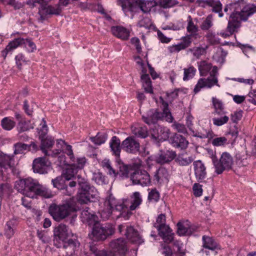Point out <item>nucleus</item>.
<instances>
[{"instance_id":"nucleus-1","label":"nucleus","mask_w":256,"mask_h":256,"mask_svg":"<svg viewBox=\"0 0 256 256\" xmlns=\"http://www.w3.org/2000/svg\"><path fill=\"white\" fill-rule=\"evenodd\" d=\"M230 16L226 30L221 32L220 35L224 38H227L237 33L242 26V22H246L249 16L256 12V6L252 4H246L244 0H238L234 2L226 4L224 12Z\"/></svg>"},{"instance_id":"nucleus-2","label":"nucleus","mask_w":256,"mask_h":256,"mask_svg":"<svg viewBox=\"0 0 256 256\" xmlns=\"http://www.w3.org/2000/svg\"><path fill=\"white\" fill-rule=\"evenodd\" d=\"M14 188L19 192L30 198L40 196L45 198L52 196L50 192L40 184L38 182L31 178H22L15 182Z\"/></svg>"},{"instance_id":"nucleus-3","label":"nucleus","mask_w":256,"mask_h":256,"mask_svg":"<svg viewBox=\"0 0 256 256\" xmlns=\"http://www.w3.org/2000/svg\"><path fill=\"white\" fill-rule=\"evenodd\" d=\"M129 203L130 201L128 198L118 201L112 194H110L106 198L104 206L113 210L120 212L119 216L123 217L126 220H128L132 214V212L128 210Z\"/></svg>"},{"instance_id":"nucleus-4","label":"nucleus","mask_w":256,"mask_h":256,"mask_svg":"<svg viewBox=\"0 0 256 256\" xmlns=\"http://www.w3.org/2000/svg\"><path fill=\"white\" fill-rule=\"evenodd\" d=\"M115 228L110 223L102 224L99 220L92 226L91 234L89 236L94 240L99 241L105 240L108 236L113 234Z\"/></svg>"},{"instance_id":"nucleus-5","label":"nucleus","mask_w":256,"mask_h":256,"mask_svg":"<svg viewBox=\"0 0 256 256\" xmlns=\"http://www.w3.org/2000/svg\"><path fill=\"white\" fill-rule=\"evenodd\" d=\"M76 211V209L71 204L66 203L62 205L53 204L50 206L48 212L53 218L60 222L67 217L71 212Z\"/></svg>"},{"instance_id":"nucleus-6","label":"nucleus","mask_w":256,"mask_h":256,"mask_svg":"<svg viewBox=\"0 0 256 256\" xmlns=\"http://www.w3.org/2000/svg\"><path fill=\"white\" fill-rule=\"evenodd\" d=\"M212 159L215 168V172L218 174H222L225 170L232 168L233 158L228 152H223L219 160L215 155H212Z\"/></svg>"},{"instance_id":"nucleus-7","label":"nucleus","mask_w":256,"mask_h":256,"mask_svg":"<svg viewBox=\"0 0 256 256\" xmlns=\"http://www.w3.org/2000/svg\"><path fill=\"white\" fill-rule=\"evenodd\" d=\"M22 44L28 46L30 48L29 51L30 52H34L36 49V44L30 39L18 38H14L8 44L6 48L2 51V56L4 59H6L8 53L12 52L14 50Z\"/></svg>"},{"instance_id":"nucleus-8","label":"nucleus","mask_w":256,"mask_h":256,"mask_svg":"<svg viewBox=\"0 0 256 256\" xmlns=\"http://www.w3.org/2000/svg\"><path fill=\"white\" fill-rule=\"evenodd\" d=\"M218 74V68L214 66L210 72V76L207 78H200L198 80L197 84L196 85L194 92L195 94L199 92L201 88L206 87L210 88L214 85L218 86V80L216 77Z\"/></svg>"},{"instance_id":"nucleus-9","label":"nucleus","mask_w":256,"mask_h":256,"mask_svg":"<svg viewBox=\"0 0 256 256\" xmlns=\"http://www.w3.org/2000/svg\"><path fill=\"white\" fill-rule=\"evenodd\" d=\"M133 184H140L142 186H149L151 183V178L149 174L145 170H135L130 176Z\"/></svg>"},{"instance_id":"nucleus-10","label":"nucleus","mask_w":256,"mask_h":256,"mask_svg":"<svg viewBox=\"0 0 256 256\" xmlns=\"http://www.w3.org/2000/svg\"><path fill=\"white\" fill-rule=\"evenodd\" d=\"M54 236L56 240L65 242L70 238L74 236L71 230L66 225L62 224H60L56 227L54 230Z\"/></svg>"},{"instance_id":"nucleus-11","label":"nucleus","mask_w":256,"mask_h":256,"mask_svg":"<svg viewBox=\"0 0 256 256\" xmlns=\"http://www.w3.org/2000/svg\"><path fill=\"white\" fill-rule=\"evenodd\" d=\"M122 148L128 153L136 154L140 150V144L134 136H128L122 141Z\"/></svg>"},{"instance_id":"nucleus-12","label":"nucleus","mask_w":256,"mask_h":256,"mask_svg":"<svg viewBox=\"0 0 256 256\" xmlns=\"http://www.w3.org/2000/svg\"><path fill=\"white\" fill-rule=\"evenodd\" d=\"M50 164L48 160L44 156L35 158L32 164L34 172L40 174H46L48 166Z\"/></svg>"},{"instance_id":"nucleus-13","label":"nucleus","mask_w":256,"mask_h":256,"mask_svg":"<svg viewBox=\"0 0 256 256\" xmlns=\"http://www.w3.org/2000/svg\"><path fill=\"white\" fill-rule=\"evenodd\" d=\"M142 118L144 122L150 125L155 124L158 120H164V116L158 109L152 108L147 112L146 116H142Z\"/></svg>"},{"instance_id":"nucleus-14","label":"nucleus","mask_w":256,"mask_h":256,"mask_svg":"<svg viewBox=\"0 0 256 256\" xmlns=\"http://www.w3.org/2000/svg\"><path fill=\"white\" fill-rule=\"evenodd\" d=\"M194 175L198 182H202L206 177V167L200 160L194 161L193 163Z\"/></svg>"},{"instance_id":"nucleus-15","label":"nucleus","mask_w":256,"mask_h":256,"mask_svg":"<svg viewBox=\"0 0 256 256\" xmlns=\"http://www.w3.org/2000/svg\"><path fill=\"white\" fill-rule=\"evenodd\" d=\"M176 156V152L173 150H160L154 157V160L160 164L168 163L172 161Z\"/></svg>"},{"instance_id":"nucleus-16","label":"nucleus","mask_w":256,"mask_h":256,"mask_svg":"<svg viewBox=\"0 0 256 256\" xmlns=\"http://www.w3.org/2000/svg\"><path fill=\"white\" fill-rule=\"evenodd\" d=\"M80 218L83 223L89 226H94L99 220L98 216L87 207L81 212Z\"/></svg>"},{"instance_id":"nucleus-17","label":"nucleus","mask_w":256,"mask_h":256,"mask_svg":"<svg viewBox=\"0 0 256 256\" xmlns=\"http://www.w3.org/2000/svg\"><path fill=\"white\" fill-rule=\"evenodd\" d=\"M170 143L175 148L184 150L187 148L188 144L186 138L178 134H174L170 138Z\"/></svg>"},{"instance_id":"nucleus-18","label":"nucleus","mask_w":256,"mask_h":256,"mask_svg":"<svg viewBox=\"0 0 256 256\" xmlns=\"http://www.w3.org/2000/svg\"><path fill=\"white\" fill-rule=\"evenodd\" d=\"M14 160L13 158L10 156L6 154L0 155V176H2V179L4 178V170L6 171L10 168L12 172H14V164H12V162Z\"/></svg>"},{"instance_id":"nucleus-19","label":"nucleus","mask_w":256,"mask_h":256,"mask_svg":"<svg viewBox=\"0 0 256 256\" xmlns=\"http://www.w3.org/2000/svg\"><path fill=\"white\" fill-rule=\"evenodd\" d=\"M156 130V133L154 130V132L152 134V138L154 141L158 142L159 140H166L168 138L170 132L168 128L158 126Z\"/></svg>"},{"instance_id":"nucleus-20","label":"nucleus","mask_w":256,"mask_h":256,"mask_svg":"<svg viewBox=\"0 0 256 256\" xmlns=\"http://www.w3.org/2000/svg\"><path fill=\"white\" fill-rule=\"evenodd\" d=\"M110 247L114 252L120 254H125L127 251L126 242L124 238H119L110 242Z\"/></svg>"},{"instance_id":"nucleus-21","label":"nucleus","mask_w":256,"mask_h":256,"mask_svg":"<svg viewBox=\"0 0 256 256\" xmlns=\"http://www.w3.org/2000/svg\"><path fill=\"white\" fill-rule=\"evenodd\" d=\"M111 31L114 36L122 40H127L130 37V30L122 26H113Z\"/></svg>"},{"instance_id":"nucleus-22","label":"nucleus","mask_w":256,"mask_h":256,"mask_svg":"<svg viewBox=\"0 0 256 256\" xmlns=\"http://www.w3.org/2000/svg\"><path fill=\"white\" fill-rule=\"evenodd\" d=\"M18 225L17 218H13L6 222L4 228V235L8 239H10L15 233V230Z\"/></svg>"},{"instance_id":"nucleus-23","label":"nucleus","mask_w":256,"mask_h":256,"mask_svg":"<svg viewBox=\"0 0 256 256\" xmlns=\"http://www.w3.org/2000/svg\"><path fill=\"white\" fill-rule=\"evenodd\" d=\"M141 0H118V4L120 5L124 12H132L138 6Z\"/></svg>"},{"instance_id":"nucleus-24","label":"nucleus","mask_w":256,"mask_h":256,"mask_svg":"<svg viewBox=\"0 0 256 256\" xmlns=\"http://www.w3.org/2000/svg\"><path fill=\"white\" fill-rule=\"evenodd\" d=\"M63 247L64 248L68 249L70 254L76 250L80 246V244L76 239V236L74 237L70 238L65 242H63Z\"/></svg>"},{"instance_id":"nucleus-25","label":"nucleus","mask_w":256,"mask_h":256,"mask_svg":"<svg viewBox=\"0 0 256 256\" xmlns=\"http://www.w3.org/2000/svg\"><path fill=\"white\" fill-rule=\"evenodd\" d=\"M110 146L112 154L116 156V158H119L121 149H122L119 138L116 136H112L110 142Z\"/></svg>"},{"instance_id":"nucleus-26","label":"nucleus","mask_w":256,"mask_h":256,"mask_svg":"<svg viewBox=\"0 0 256 256\" xmlns=\"http://www.w3.org/2000/svg\"><path fill=\"white\" fill-rule=\"evenodd\" d=\"M132 200L130 201L128 210L131 212L132 210H135L142 204V198L139 192H136L133 193L130 196Z\"/></svg>"},{"instance_id":"nucleus-27","label":"nucleus","mask_w":256,"mask_h":256,"mask_svg":"<svg viewBox=\"0 0 256 256\" xmlns=\"http://www.w3.org/2000/svg\"><path fill=\"white\" fill-rule=\"evenodd\" d=\"M160 100L162 106V114L164 116V120L168 122H172L174 120V118L169 110L168 102H166L162 96L160 98Z\"/></svg>"},{"instance_id":"nucleus-28","label":"nucleus","mask_w":256,"mask_h":256,"mask_svg":"<svg viewBox=\"0 0 256 256\" xmlns=\"http://www.w3.org/2000/svg\"><path fill=\"white\" fill-rule=\"evenodd\" d=\"M204 2L212 8V11L213 12L218 13L219 17L223 16L222 4L219 0H206Z\"/></svg>"},{"instance_id":"nucleus-29","label":"nucleus","mask_w":256,"mask_h":256,"mask_svg":"<svg viewBox=\"0 0 256 256\" xmlns=\"http://www.w3.org/2000/svg\"><path fill=\"white\" fill-rule=\"evenodd\" d=\"M40 150L45 154L48 152V149L51 148L54 144V138L51 136H47L45 138L40 140Z\"/></svg>"},{"instance_id":"nucleus-30","label":"nucleus","mask_w":256,"mask_h":256,"mask_svg":"<svg viewBox=\"0 0 256 256\" xmlns=\"http://www.w3.org/2000/svg\"><path fill=\"white\" fill-rule=\"evenodd\" d=\"M187 32L190 34H189L194 36V39H196L198 36V26L194 24L192 18L189 16L188 18V25L186 26Z\"/></svg>"},{"instance_id":"nucleus-31","label":"nucleus","mask_w":256,"mask_h":256,"mask_svg":"<svg viewBox=\"0 0 256 256\" xmlns=\"http://www.w3.org/2000/svg\"><path fill=\"white\" fill-rule=\"evenodd\" d=\"M141 80L142 82V86L145 92L150 94H153V89L152 82L148 74L144 73L141 76Z\"/></svg>"},{"instance_id":"nucleus-32","label":"nucleus","mask_w":256,"mask_h":256,"mask_svg":"<svg viewBox=\"0 0 256 256\" xmlns=\"http://www.w3.org/2000/svg\"><path fill=\"white\" fill-rule=\"evenodd\" d=\"M168 175L167 170L164 168H160L156 170L154 176V180L157 183L161 184L164 180L166 178Z\"/></svg>"},{"instance_id":"nucleus-33","label":"nucleus","mask_w":256,"mask_h":256,"mask_svg":"<svg viewBox=\"0 0 256 256\" xmlns=\"http://www.w3.org/2000/svg\"><path fill=\"white\" fill-rule=\"evenodd\" d=\"M52 182L54 188L58 190H63L64 192L66 187V182H68L66 181L65 178L62 174V176L52 179Z\"/></svg>"},{"instance_id":"nucleus-34","label":"nucleus","mask_w":256,"mask_h":256,"mask_svg":"<svg viewBox=\"0 0 256 256\" xmlns=\"http://www.w3.org/2000/svg\"><path fill=\"white\" fill-rule=\"evenodd\" d=\"M198 67L200 75L202 76H206L213 68L210 63L206 60H202L198 62Z\"/></svg>"},{"instance_id":"nucleus-35","label":"nucleus","mask_w":256,"mask_h":256,"mask_svg":"<svg viewBox=\"0 0 256 256\" xmlns=\"http://www.w3.org/2000/svg\"><path fill=\"white\" fill-rule=\"evenodd\" d=\"M202 246L206 248L214 250L216 248V244L212 237L203 236L202 238Z\"/></svg>"},{"instance_id":"nucleus-36","label":"nucleus","mask_w":256,"mask_h":256,"mask_svg":"<svg viewBox=\"0 0 256 256\" xmlns=\"http://www.w3.org/2000/svg\"><path fill=\"white\" fill-rule=\"evenodd\" d=\"M212 103L214 108V114L218 116H222L225 114L226 112L224 110V106L222 102L219 100L213 98Z\"/></svg>"},{"instance_id":"nucleus-37","label":"nucleus","mask_w":256,"mask_h":256,"mask_svg":"<svg viewBox=\"0 0 256 256\" xmlns=\"http://www.w3.org/2000/svg\"><path fill=\"white\" fill-rule=\"evenodd\" d=\"M156 6V0H141V2H140L138 7L140 8V9L144 13H146L149 12L151 8Z\"/></svg>"},{"instance_id":"nucleus-38","label":"nucleus","mask_w":256,"mask_h":256,"mask_svg":"<svg viewBox=\"0 0 256 256\" xmlns=\"http://www.w3.org/2000/svg\"><path fill=\"white\" fill-rule=\"evenodd\" d=\"M116 161L117 162V166L118 168V170H117L118 174L126 178L128 177L129 172L128 166L124 164L120 158L116 159Z\"/></svg>"},{"instance_id":"nucleus-39","label":"nucleus","mask_w":256,"mask_h":256,"mask_svg":"<svg viewBox=\"0 0 256 256\" xmlns=\"http://www.w3.org/2000/svg\"><path fill=\"white\" fill-rule=\"evenodd\" d=\"M82 190L86 194L88 198H90L91 202H94L96 199L98 194L97 190L94 186L90 184L84 188Z\"/></svg>"},{"instance_id":"nucleus-40","label":"nucleus","mask_w":256,"mask_h":256,"mask_svg":"<svg viewBox=\"0 0 256 256\" xmlns=\"http://www.w3.org/2000/svg\"><path fill=\"white\" fill-rule=\"evenodd\" d=\"M108 134L106 132H98L96 136L90 137V140L92 142L97 145H100L106 141Z\"/></svg>"},{"instance_id":"nucleus-41","label":"nucleus","mask_w":256,"mask_h":256,"mask_svg":"<svg viewBox=\"0 0 256 256\" xmlns=\"http://www.w3.org/2000/svg\"><path fill=\"white\" fill-rule=\"evenodd\" d=\"M177 232L180 236H189L192 234V231L190 227L185 226L182 222H178L177 224Z\"/></svg>"},{"instance_id":"nucleus-42","label":"nucleus","mask_w":256,"mask_h":256,"mask_svg":"<svg viewBox=\"0 0 256 256\" xmlns=\"http://www.w3.org/2000/svg\"><path fill=\"white\" fill-rule=\"evenodd\" d=\"M77 172L78 170L70 164L69 166L65 170L62 175L65 178L66 181L68 182L69 180L74 176Z\"/></svg>"},{"instance_id":"nucleus-43","label":"nucleus","mask_w":256,"mask_h":256,"mask_svg":"<svg viewBox=\"0 0 256 256\" xmlns=\"http://www.w3.org/2000/svg\"><path fill=\"white\" fill-rule=\"evenodd\" d=\"M102 166L104 168L108 171L107 173L108 174L113 176H116L118 174L117 171L112 166L109 160H104L102 162Z\"/></svg>"},{"instance_id":"nucleus-44","label":"nucleus","mask_w":256,"mask_h":256,"mask_svg":"<svg viewBox=\"0 0 256 256\" xmlns=\"http://www.w3.org/2000/svg\"><path fill=\"white\" fill-rule=\"evenodd\" d=\"M134 134L140 138H146L148 136V130L146 126H138L132 130Z\"/></svg>"},{"instance_id":"nucleus-45","label":"nucleus","mask_w":256,"mask_h":256,"mask_svg":"<svg viewBox=\"0 0 256 256\" xmlns=\"http://www.w3.org/2000/svg\"><path fill=\"white\" fill-rule=\"evenodd\" d=\"M71 160L72 162V166H74L78 170L83 168L86 163V158L84 157L77 158H76L74 157V158Z\"/></svg>"},{"instance_id":"nucleus-46","label":"nucleus","mask_w":256,"mask_h":256,"mask_svg":"<svg viewBox=\"0 0 256 256\" xmlns=\"http://www.w3.org/2000/svg\"><path fill=\"white\" fill-rule=\"evenodd\" d=\"M207 48V46L205 48L200 46H195L190 48V51L192 53L194 57L196 58H200L202 56L206 54Z\"/></svg>"},{"instance_id":"nucleus-47","label":"nucleus","mask_w":256,"mask_h":256,"mask_svg":"<svg viewBox=\"0 0 256 256\" xmlns=\"http://www.w3.org/2000/svg\"><path fill=\"white\" fill-rule=\"evenodd\" d=\"M92 180L99 185H102L106 182L105 176L100 172L93 173Z\"/></svg>"},{"instance_id":"nucleus-48","label":"nucleus","mask_w":256,"mask_h":256,"mask_svg":"<svg viewBox=\"0 0 256 256\" xmlns=\"http://www.w3.org/2000/svg\"><path fill=\"white\" fill-rule=\"evenodd\" d=\"M212 26V14H209L202 22L200 28L202 30H208Z\"/></svg>"},{"instance_id":"nucleus-49","label":"nucleus","mask_w":256,"mask_h":256,"mask_svg":"<svg viewBox=\"0 0 256 256\" xmlns=\"http://www.w3.org/2000/svg\"><path fill=\"white\" fill-rule=\"evenodd\" d=\"M34 127L31 126L30 121H26L24 120L20 121L18 122V129L20 132H24L33 128Z\"/></svg>"},{"instance_id":"nucleus-50","label":"nucleus","mask_w":256,"mask_h":256,"mask_svg":"<svg viewBox=\"0 0 256 256\" xmlns=\"http://www.w3.org/2000/svg\"><path fill=\"white\" fill-rule=\"evenodd\" d=\"M41 126L37 128V130L39 135V138L42 140L47 136L46 134L48 132V128L46 124V122L42 119V122L40 124Z\"/></svg>"},{"instance_id":"nucleus-51","label":"nucleus","mask_w":256,"mask_h":256,"mask_svg":"<svg viewBox=\"0 0 256 256\" xmlns=\"http://www.w3.org/2000/svg\"><path fill=\"white\" fill-rule=\"evenodd\" d=\"M192 136L200 138H212V132L210 130H204L203 132H195L192 130Z\"/></svg>"},{"instance_id":"nucleus-52","label":"nucleus","mask_w":256,"mask_h":256,"mask_svg":"<svg viewBox=\"0 0 256 256\" xmlns=\"http://www.w3.org/2000/svg\"><path fill=\"white\" fill-rule=\"evenodd\" d=\"M194 159L192 156H188L187 158H184L182 156H178L176 158V162L180 166H186L190 164Z\"/></svg>"},{"instance_id":"nucleus-53","label":"nucleus","mask_w":256,"mask_h":256,"mask_svg":"<svg viewBox=\"0 0 256 256\" xmlns=\"http://www.w3.org/2000/svg\"><path fill=\"white\" fill-rule=\"evenodd\" d=\"M1 124L4 129L10 130L14 126L16 123L14 120L6 117L2 120Z\"/></svg>"},{"instance_id":"nucleus-54","label":"nucleus","mask_w":256,"mask_h":256,"mask_svg":"<svg viewBox=\"0 0 256 256\" xmlns=\"http://www.w3.org/2000/svg\"><path fill=\"white\" fill-rule=\"evenodd\" d=\"M219 118H212V122L214 125L220 126L226 124L228 120L229 117L225 114L219 116Z\"/></svg>"},{"instance_id":"nucleus-55","label":"nucleus","mask_w":256,"mask_h":256,"mask_svg":"<svg viewBox=\"0 0 256 256\" xmlns=\"http://www.w3.org/2000/svg\"><path fill=\"white\" fill-rule=\"evenodd\" d=\"M156 6L166 8L172 7L176 4L175 0H156Z\"/></svg>"},{"instance_id":"nucleus-56","label":"nucleus","mask_w":256,"mask_h":256,"mask_svg":"<svg viewBox=\"0 0 256 256\" xmlns=\"http://www.w3.org/2000/svg\"><path fill=\"white\" fill-rule=\"evenodd\" d=\"M76 185V182L75 181L70 182L68 184L66 183V187L63 193L68 196L72 195L75 191Z\"/></svg>"},{"instance_id":"nucleus-57","label":"nucleus","mask_w":256,"mask_h":256,"mask_svg":"<svg viewBox=\"0 0 256 256\" xmlns=\"http://www.w3.org/2000/svg\"><path fill=\"white\" fill-rule=\"evenodd\" d=\"M46 14L59 15L61 12V9L58 7L56 8L52 6H44L42 9Z\"/></svg>"},{"instance_id":"nucleus-58","label":"nucleus","mask_w":256,"mask_h":256,"mask_svg":"<svg viewBox=\"0 0 256 256\" xmlns=\"http://www.w3.org/2000/svg\"><path fill=\"white\" fill-rule=\"evenodd\" d=\"M15 154H22L26 150H29L28 144H22V142H17L14 144Z\"/></svg>"},{"instance_id":"nucleus-59","label":"nucleus","mask_w":256,"mask_h":256,"mask_svg":"<svg viewBox=\"0 0 256 256\" xmlns=\"http://www.w3.org/2000/svg\"><path fill=\"white\" fill-rule=\"evenodd\" d=\"M184 76L183 80H188L192 78L196 74V69L192 66H190L188 68H184Z\"/></svg>"},{"instance_id":"nucleus-60","label":"nucleus","mask_w":256,"mask_h":256,"mask_svg":"<svg viewBox=\"0 0 256 256\" xmlns=\"http://www.w3.org/2000/svg\"><path fill=\"white\" fill-rule=\"evenodd\" d=\"M160 194L156 188H152L148 192V200L150 202H158L160 200Z\"/></svg>"},{"instance_id":"nucleus-61","label":"nucleus","mask_w":256,"mask_h":256,"mask_svg":"<svg viewBox=\"0 0 256 256\" xmlns=\"http://www.w3.org/2000/svg\"><path fill=\"white\" fill-rule=\"evenodd\" d=\"M206 37V38L208 42L211 44H216L220 42L219 38L216 36L214 33L211 31L208 32Z\"/></svg>"},{"instance_id":"nucleus-62","label":"nucleus","mask_w":256,"mask_h":256,"mask_svg":"<svg viewBox=\"0 0 256 256\" xmlns=\"http://www.w3.org/2000/svg\"><path fill=\"white\" fill-rule=\"evenodd\" d=\"M158 235L161 237L165 234L172 232V230L170 226L166 224H160L157 226Z\"/></svg>"},{"instance_id":"nucleus-63","label":"nucleus","mask_w":256,"mask_h":256,"mask_svg":"<svg viewBox=\"0 0 256 256\" xmlns=\"http://www.w3.org/2000/svg\"><path fill=\"white\" fill-rule=\"evenodd\" d=\"M192 38H194V36L190 34H188L182 38V42L179 44L184 50L188 48L190 45L192 41Z\"/></svg>"},{"instance_id":"nucleus-64","label":"nucleus","mask_w":256,"mask_h":256,"mask_svg":"<svg viewBox=\"0 0 256 256\" xmlns=\"http://www.w3.org/2000/svg\"><path fill=\"white\" fill-rule=\"evenodd\" d=\"M173 246L176 248V252L180 254V256H184L186 254V249L184 248V245L181 241L176 240L173 242Z\"/></svg>"}]
</instances>
